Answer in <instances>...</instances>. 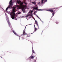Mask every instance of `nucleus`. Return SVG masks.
<instances>
[{
  "label": "nucleus",
  "mask_w": 62,
  "mask_h": 62,
  "mask_svg": "<svg viewBox=\"0 0 62 62\" xmlns=\"http://www.w3.org/2000/svg\"><path fill=\"white\" fill-rule=\"evenodd\" d=\"M34 20H35V21H36V20L35 19H34Z\"/></svg>",
  "instance_id": "nucleus-27"
},
{
  "label": "nucleus",
  "mask_w": 62,
  "mask_h": 62,
  "mask_svg": "<svg viewBox=\"0 0 62 62\" xmlns=\"http://www.w3.org/2000/svg\"><path fill=\"white\" fill-rule=\"evenodd\" d=\"M32 53H34V54H36L35 52V51H34L33 50H32Z\"/></svg>",
  "instance_id": "nucleus-16"
},
{
  "label": "nucleus",
  "mask_w": 62,
  "mask_h": 62,
  "mask_svg": "<svg viewBox=\"0 0 62 62\" xmlns=\"http://www.w3.org/2000/svg\"><path fill=\"white\" fill-rule=\"evenodd\" d=\"M31 34H33V33H31Z\"/></svg>",
  "instance_id": "nucleus-31"
},
{
  "label": "nucleus",
  "mask_w": 62,
  "mask_h": 62,
  "mask_svg": "<svg viewBox=\"0 0 62 62\" xmlns=\"http://www.w3.org/2000/svg\"><path fill=\"white\" fill-rule=\"evenodd\" d=\"M13 9L12 12L11 13V16L12 19H14V18H16V17L15 16V10L16 8V6H14L13 7Z\"/></svg>",
  "instance_id": "nucleus-1"
},
{
  "label": "nucleus",
  "mask_w": 62,
  "mask_h": 62,
  "mask_svg": "<svg viewBox=\"0 0 62 62\" xmlns=\"http://www.w3.org/2000/svg\"><path fill=\"white\" fill-rule=\"evenodd\" d=\"M36 6H37V7H36V8H34V9L37 10H39V9H38V7H37V6L36 5Z\"/></svg>",
  "instance_id": "nucleus-11"
},
{
  "label": "nucleus",
  "mask_w": 62,
  "mask_h": 62,
  "mask_svg": "<svg viewBox=\"0 0 62 62\" xmlns=\"http://www.w3.org/2000/svg\"><path fill=\"white\" fill-rule=\"evenodd\" d=\"M55 8H54L53 9H55Z\"/></svg>",
  "instance_id": "nucleus-28"
},
{
  "label": "nucleus",
  "mask_w": 62,
  "mask_h": 62,
  "mask_svg": "<svg viewBox=\"0 0 62 62\" xmlns=\"http://www.w3.org/2000/svg\"><path fill=\"white\" fill-rule=\"evenodd\" d=\"M47 11H50V12H51L52 13H52V15L53 16H52L51 18H52L54 16V12H55V11H53V10L52 9H50L49 10H47Z\"/></svg>",
  "instance_id": "nucleus-3"
},
{
  "label": "nucleus",
  "mask_w": 62,
  "mask_h": 62,
  "mask_svg": "<svg viewBox=\"0 0 62 62\" xmlns=\"http://www.w3.org/2000/svg\"><path fill=\"white\" fill-rule=\"evenodd\" d=\"M40 2H39V3H38V4H40Z\"/></svg>",
  "instance_id": "nucleus-22"
},
{
  "label": "nucleus",
  "mask_w": 62,
  "mask_h": 62,
  "mask_svg": "<svg viewBox=\"0 0 62 62\" xmlns=\"http://www.w3.org/2000/svg\"><path fill=\"white\" fill-rule=\"evenodd\" d=\"M1 58H2V57H1Z\"/></svg>",
  "instance_id": "nucleus-30"
},
{
  "label": "nucleus",
  "mask_w": 62,
  "mask_h": 62,
  "mask_svg": "<svg viewBox=\"0 0 62 62\" xmlns=\"http://www.w3.org/2000/svg\"><path fill=\"white\" fill-rule=\"evenodd\" d=\"M34 10V9H33V10Z\"/></svg>",
  "instance_id": "nucleus-32"
},
{
  "label": "nucleus",
  "mask_w": 62,
  "mask_h": 62,
  "mask_svg": "<svg viewBox=\"0 0 62 62\" xmlns=\"http://www.w3.org/2000/svg\"><path fill=\"white\" fill-rule=\"evenodd\" d=\"M13 31V32L14 33V34H15V35H16V36H17V37H20V36H19V35H18L16 33V32H15V31Z\"/></svg>",
  "instance_id": "nucleus-8"
},
{
  "label": "nucleus",
  "mask_w": 62,
  "mask_h": 62,
  "mask_svg": "<svg viewBox=\"0 0 62 62\" xmlns=\"http://www.w3.org/2000/svg\"><path fill=\"white\" fill-rule=\"evenodd\" d=\"M56 24H58V22H56Z\"/></svg>",
  "instance_id": "nucleus-20"
},
{
  "label": "nucleus",
  "mask_w": 62,
  "mask_h": 62,
  "mask_svg": "<svg viewBox=\"0 0 62 62\" xmlns=\"http://www.w3.org/2000/svg\"><path fill=\"white\" fill-rule=\"evenodd\" d=\"M47 0H41V4H43V3H45L47 2Z\"/></svg>",
  "instance_id": "nucleus-5"
},
{
  "label": "nucleus",
  "mask_w": 62,
  "mask_h": 62,
  "mask_svg": "<svg viewBox=\"0 0 62 62\" xmlns=\"http://www.w3.org/2000/svg\"><path fill=\"white\" fill-rule=\"evenodd\" d=\"M36 12H34V14H35V13H36Z\"/></svg>",
  "instance_id": "nucleus-25"
},
{
  "label": "nucleus",
  "mask_w": 62,
  "mask_h": 62,
  "mask_svg": "<svg viewBox=\"0 0 62 62\" xmlns=\"http://www.w3.org/2000/svg\"><path fill=\"white\" fill-rule=\"evenodd\" d=\"M9 8H10V7L9 6L8 7L6 8V11H7L8 9Z\"/></svg>",
  "instance_id": "nucleus-14"
},
{
  "label": "nucleus",
  "mask_w": 62,
  "mask_h": 62,
  "mask_svg": "<svg viewBox=\"0 0 62 62\" xmlns=\"http://www.w3.org/2000/svg\"><path fill=\"white\" fill-rule=\"evenodd\" d=\"M34 57H35V56H31L30 57V58L31 59H33Z\"/></svg>",
  "instance_id": "nucleus-13"
},
{
  "label": "nucleus",
  "mask_w": 62,
  "mask_h": 62,
  "mask_svg": "<svg viewBox=\"0 0 62 62\" xmlns=\"http://www.w3.org/2000/svg\"><path fill=\"white\" fill-rule=\"evenodd\" d=\"M23 35H27V34L25 33V29H24L23 31Z\"/></svg>",
  "instance_id": "nucleus-7"
},
{
  "label": "nucleus",
  "mask_w": 62,
  "mask_h": 62,
  "mask_svg": "<svg viewBox=\"0 0 62 62\" xmlns=\"http://www.w3.org/2000/svg\"><path fill=\"white\" fill-rule=\"evenodd\" d=\"M29 12V13H30V12Z\"/></svg>",
  "instance_id": "nucleus-29"
},
{
  "label": "nucleus",
  "mask_w": 62,
  "mask_h": 62,
  "mask_svg": "<svg viewBox=\"0 0 62 62\" xmlns=\"http://www.w3.org/2000/svg\"><path fill=\"white\" fill-rule=\"evenodd\" d=\"M21 14V13L20 12H19L18 13V14Z\"/></svg>",
  "instance_id": "nucleus-23"
},
{
  "label": "nucleus",
  "mask_w": 62,
  "mask_h": 62,
  "mask_svg": "<svg viewBox=\"0 0 62 62\" xmlns=\"http://www.w3.org/2000/svg\"><path fill=\"white\" fill-rule=\"evenodd\" d=\"M34 26L35 27V28L34 32H35L36 31H37V29H38L36 28V27H35V25H34Z\"/></svg>",
  "instance_id": "nucleus-10"
},
{
  "label": "nucleus",
  "mask_w": 62,
  "mask_h": 62,
  "mask_svg": "<svg viewBox=\"0 0 62 62\" xmlns=\"http://www.w3.org/2000/svg\"><path fill=\"white\" fill-rule=\"evenodd\" d=\"M20 37H22V39H24V37H23V35L21 36H20Z\"/></svg>",
  "instance_id": "nucleus-15"
},
{
  "label": "nucleus",
  "mask_w": 62,
  "mask_h": 62,
  "mask_svg": "<svg viewBox=\"0 0 62 62\" xmlns=\"http://www.w3.org/2000/svg\"><path fill=\"white\" fill-rule=\"evenodd\" d=\"M36 16H37V17H38V18H39V19H40V18H39V16H38L37 15Z\"/></svg>",
  "instance_id": "nucleus-18"
},
{
  "label": "nucleus",
  "mask_w": 62,
  "mask_h": 62,
  "mask_svg": "<svg viewBox=\"0 0 62 62\" xmlns=\"http://www.w3.org/2000/svg\"><path fill=\"white\" fill-rule=\"evenodd\" d=\"M7 20L9 26L10 27H11V25L10 23L9 22V20H8V19H7Z\"/></svg>",
  "instance_id": "nucleus-4"
},
{
  "label": "nucleus",
  "mask_w": 62,
  "mask_h": 62,
  "mask_svg": "<svg viewBox=\"0 0 62 62\" xmlns=\"http://www.w3.org/2000/svg\"><path fill=\"white\" fill-rule=\"evenodd\" d=\"M27 25H26V27H25V28H26V26H27Z\"/></svg>",
  "instance_id": "nucleus-26"
},
{
  "label": "nucleus",
  "mask_w": 62,
  "mask_h": 62,
  "mask_svg": "<svg viewBox=\"0 0 62 62\" xmlns=\"http://www.w3.org/2000/svg\"><path fill=\"white\" fill-rule=\"evenodd\" d=\"M12 0H11L9 2V4L10 6H13V4H12L13 2L12 1Z\"/></svg>",
  "instance_id": "nucleus-6"
},
{
  "label": "nucleus",
  "mask_w": 62,
  "mask_h": 62,
  "mask_svg": "<svg viewBox=\"0 0 62 62\" xmlns=\"http://www.w3.org/2000/svg\"><path fill=\"white\" fill-rule=\"evenodd\" d=\"M32 12H33V11H31V13H32Z\"/></svg>",
  "instance_id": "nucleus-24"
},
{
  "label": "nucleus",
  "mask_w": 62,
  "mask_h": 62,
  "mask_svg": "<svg viewBox=\"0 0 62 62\" xmlns=\"http://www.w3.org/2000/svg\"><path fill=\"white\" fill-rule=\"evenodd\" d=\"M30 15H27L25 17H28V16H30Z\"/></svg>",
  "instance_id": "nucleus-17"
},
{
  "label": "nucleus",
  "mask_w": 62,
  "mask_h": 62,
  "mask_svg": "<svg viewBox=\"0 0 62 62\" xmlns=\"http://www.w3.org/2000/svg\"><path fill=\"white\" fill-rule=\"evenodd\" d=\"M17 1V3H18V4H20V0H18Z\"/></svg>",
  "instance_id": "nucleus-12"
},
{
  "label": "nucleus",
  "mask_w": 62,
  "mask_h": 62,
  "mask_svg": "<svg viewBox=\"0 0 62 62\" xmlns=\"http://www.w3.org/2000/svg\"><path fill=\"white\" fill-rule=\"evenodd\" d=\"M24 3L26 5H22L21 4H20V7L21 8L22 10L23 11H24V9L25 8H26V5H27V4L26 2H24Z\"/></svg>",
  "instance_id": "nucleus-2"
},
{
  "label": "nucleus",
  "mask_w": 62,
  "mask_h": 62,
  "mask_svg": "<svg viewBox=\"0 0 62 62\" xmlns=\"http://www.w3.org/2000/svg\"><path fill=\"white\" fill-rule=\"evenodd\" d=\"M35 24H37V25L39 29V25H38V22H37V21H35Z\"/></svg>",
  "instance_id": "nucleus-9"
},
{
  "label": "nucleus",
  "mask_w": 62,
  "mask_h": 62,
  "mask_svg": "<svg viewBox=\"0 0 62 62\" xmlns=\"http://www.w3.org/2000/svg\"><path fill=\"white\" fill-rule=\"evenodd\" d=\"M32 4H34V5H35V2H32Z\"/></svg>",
  "instance_id": "nucleus-19"
},
{
  "label": "nucleus",
  "mask_w": 62,
  "mask_h": 62,
  "mask_svg": "<svg viewBox=\"0 0 62 62\" xmlns=\"http://www.w3.org/2000/svg\"><path fill=\"white\" fill-rule=\"evenodd\" d=\"M39 10H41V11H42V10H42V9H40Z\"/></svg>",
  "instance_id": "nucleus-21"
}]
</instances>
